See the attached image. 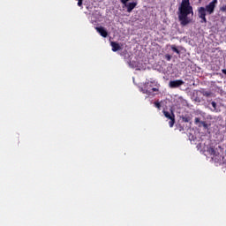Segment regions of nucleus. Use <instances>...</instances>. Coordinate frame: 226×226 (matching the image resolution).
Returning a JSON list of instances; mask_svg holds the SVG:
<instances>
[{"instance_id":"f257e3e1","label":"nucleus","mask_w":226,"mask_h":226,"mask_svg":"<svg viewBox=\"0 0 226 226\" xmlns=\"http://www.w3.org/2000/svg\"><path fill=\"white\" fill-rule=\"evenodd\" d=\"M189 15L193 16V6L190 4V0H182L178 7V20L181 26H188L192 19Z\"/></svg>"},{"instance_id":"f03ea898","label":"nucleus","mask_w":226,"mask_h":226,"mask_svg":"<svg viewBox=\"0 0 226 226\" xmlns=\"http://www.w3.org/2000/svg\"><path fill=\"white\" fill-rule=\"evenodd\" d=\"M130 0H120V3H122V4H124V6H125L126 10H127V13H132L133 11V10H135V8H137V4H139V3L137 1H133V2H129Z\"/></svg>"},{"instance_id":"7ed1b4c3","label":"nucleus","mask_w":226,"mask_h":226,"mask_svg":"<svg viewBox=\"0 0 226 226\" xmlns=\"http://www.w3.org/2000/svg\"><path fill=\"white\" fill-rule=\"evenodd\" d=\"M218 0H212L207 5H206L205 10L207 15H213L215 13V8H216V4Z\"/></svg>"},{"instance_id":"20e7f679","label":"nucleus","mask_w":226,"mask_h":226,"mask_svg":"<svg viewBox=\"0 0 226 226\" xmlns=\"http://www.w3.org/2000/svg\"><path fill=\"white\" fill-rule=\"evenodd\" d=\"M184 85L185 81H183L182 79L170 80L169 82V87H170V89H176L177 87H181V86Z\"/></svg>"},{"instance_id":"39448f33","label":"nucleus","mask_w":226,"mask_h":226,"mask_svg":"<svg viewBox=\"0 0 226 226\" xmlns=\"http://www.w3.org/2000/svg\"><path fill=\"white\" fill-rule=\"evenodd\" d=\"M163 114L167 119H170V128H172L176 123V116H174V113H170L169 111H163Z\"/></svg>"},{"instance_id":"423d86ee","label":"nucleus","mask_w":226,"mask_h":226,"mask_svg":"<svg viewBox=\"0 0 226 226\" xmlns=\"http://www.w3.org/2000/svg\"><path fill=\"white\" fill-rule=\"evenodd\" d=\"M95 29H96L97 33H99V34H101V36H102V38H107V36H109V32H107L105 27L96 26Z\"/></svg>"},{"instance_id":"0eeeda50","label":"nucleus","mask_w":226,"mask_h":226,"mask_svg":"<svg viewBox=\"0 0 226 226\" xmlns=\"http://www.w3.org/2000/svg\"><path fill=\"white\" fill-rule=\"evenodd\" d=\"M194 124H199V128H201V126H203V128H205V130H207V128H209L207 124L205 121H200V118H199V117H196L194 119Z\"/></svg>"},{"instance_id":"6e6552de","label":"nucleus","mask_w":226,"mask_h":226,"mask_svg":"<svg viewBox=\"0 0 226 226\" xmlns=\"http://www.w3.org/2000/svg\"><path fill=\"white\" fill-rule=\"evenodd\" d=\"M207 15V12L206 11L205 7L198 8V17H199V19H201L202 17H206Z\"/></svg>"},{"instance_id":"1a4fd4ad","label":"nucleus","mask_w":226,"mask_h":226,"mask_svg":"<svg viewBox=\"0 0 226 226\" xmlns=\"http://www.w3.org/2000/svg\"><path fill=\"white\" fill-rule=\"evenodd\" d=\"M110 45L112 47L113 52H117V50H122L123 48H121V45L116 41H111Z\"/></svg>"},{"instance_id":"9d476101","label":"nucleus","mask_w":226,"mask_h":226,"mask_svg":"<svg viewBox=\"0 0 226 226\" xmlns=\"http://www.w3.org/2000/svg\"><path fill=\"white\" fill-rule=\"evenodd\" d=\"M171 50H173V52H176V54H181V51L178 50L177 47H176V45H171L170 46Z\"/></svg>"},{"instance_id":"9b49d317","label":"nucleus","mask_w":226,"mask_h":226,"mask_svg":"<svg viewBox=\"0 0 226 226\" xmlns=\"http://www.w3.org/2000/svg\"><path fill=\"white\" fill-rule=\"evenodd\" d=\"M191 120H192V118L190 117H182V121L184 123H190Z\"/></svg>"},{"instance_id":"f8f14e48","label":"nucleus","mask_w":226,"mask_h":226,"mask_svg":"<svg viewBox=\"0 0 226 226\" xmlns=\"http://www.w3.org/2000/svg\"><path fill=\"white\" fill-rule=\"evenodd\" d=\"M150 84H154L156 87H160V84L154 79H151Z\"/></svg>"},{"instance_id":"ddd939ff","label":"nucleus","mask_w":226,"mask_h":226,"mask_svg":"<svg viewBox=\"0 0 226 226\" xmlns=\"http://www.w3.org/2000/svg\"><path fill=\"white\" fill-rule=\"evenodd\" d=\"M211 105H212V107L214 109H212V111L213 112H216V107H217L216 102H212Z\"/></svg>"},{"instance_id":"4468645a","label":"nucleus","mask_w":226,"mask_h":226,"mask_svg":"<svg viewBox=\"0 0 226 226\" xmlns=\"http://www.w3.org/2000/svg\"><path fill=\"white\" fill-rule=\"evenodd\" d=\"M200 19H201V24H207V19H206V16H203V17H201V18H200Z\"/></svg>"},{"instance_id":"2eb2a0df","label":"nucleus","mask_w":226,"mask_h":226,"mask_svg":"<svg viewBox=\"0 0 226 226\" xmlns=\"http://www.w3.org/2000/svg\"><path fill=\"white\" fill-rule=\"evenodd\" d=\"M164 57H165L166 61H170V59H172V56H170V54H166L164 56Z\"/></svg>"},{"instance_id":"dca6fc26","label":"nucleus","mask_w":226,"mask_h":226,"mask_svg":"<svg viewBox=\"0 0 226 226\" xmlns=\"http://www.w3.org/2000/svg\"><path fill=\"white\" fill-rule=\"evenodd\" d=\"M154 107H156V109H162V104L160 103V102H154Z\"/></svg>"},{"instance_id":"f3484780","label":"nucleus","mask_w":226,"mask_h":226,"mask_svg":"<svg viewBox=\"0 0 226 226\" xmlns=\"http://www.w3.org/2000/svg\"><path fill=\"white\" fill-rule=\"evenodd\" d=\"M203 96H206L207 98H208V96H211V92H204Z\"/></svg>"},{"instance_id":"a211bd4d","label":"nucleus","mask_w":226,"mask_h":226,"mask_svg":"<svg viewBox=\"0 0 226 226\" xmlns=\"http://www.w3.org/2000/svg\"><path fill=\"white\" fill-rule=\"evenodd\" d=\"M221 11H226V5H223L222 7H221Z\"/></svg>"},{"instance_id":"6ab92c4d","label":"nucleus","mask_w":226,"mask_h":226,"mask_svg":"<svg viewBox=\"0 0 226 226\" xmlns=\"http://www.w3.org/2000/svg\"><path fill=\"white\" fill-rule=\"evenodd\" d=\"M82 1L83 0H78V6H82Z\"/></svg>"},{"instance_id":"aec40b11","label":"nucleus","mask_w":226,"mask_h":226,"mask_svg":"<svg viewBox=\"0 0 226 226\" xmlns=\"http://www.w3.org/2000/svg\"><path fill=\"white\" fill-rule=\"evenodd\" d=\"M152 91H153V93H156V92H158V91H159V89H158V88H156V87H154V88H152Z\"/></svg>"},{"instance_id":"412c9836","label":"nucleus","mask_w":226,"mask_h":226,"mask_svg":"<svg viewBox=\"0 0 226 226\" xmlns=\"http://www.w3.org/2000/svg\"><path fill=\"white\" fill-rule=\"evenodd\" d=\"M211 154H215V148H210Z\"/></svg>"},{"instance_id":"4be33fe9","label":"nucleus","mask_w":226,"mask_h":226,"mask_svg":"<svg viewBox=\"0 0 226 226\" xmlns=\"http://www.w3.org/2000/svg\"><path fill=\"white\" fill-rule=\"evenodd\" d=\"M147 86H149V82H147V83L145 84V87H147Z\"/></svg>"},{"instance_id":"5701e85b","label":"nucleus","mask_w":226,"mask_h":226,"mask_svg":"<svg viewBox=\"0 0 226 226\" xmlns=\"http://www.w3.org/2000/svg\"><path fill=\"white\" fill-rule=\"evenodd\" d=\"M199 3H202V0H199Z\"/></svg>"}]
</instances>
